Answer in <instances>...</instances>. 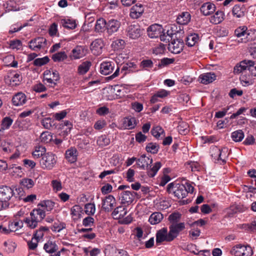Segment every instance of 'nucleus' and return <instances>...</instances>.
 I'll list each match as a JSON object with an SVG mask.
<instances>
[{
	"label": "nucleus",
	"mask_w": 256,
	"mask_h": 256,
	"mask_svg": "<svg viewBox=\"0 0 256 256\" xmlns=\"http://www.w3.org/2000/svg\"><path fill=\"white\" fill-rule=\"evenodd\" d=\"M50 60L49 58L46 56L42 58H38L34 62V64L36 66H42L47 64Z\"/></svg>",
	"instance_id": "13d9d810"
},
{
	"label": "nucleus",
	"mask_w": 256,
	"mask_h": 256,
	"mask_svg": "<svg viewBox=\"0 0 256 256\" xmlns=\"http://www.w3.org/2000/svg\"><path fill=\"white\" fill-rule=\"evenodd\" d=\"M184 47L183 41L181 39L174 38L169 43L168 49L171 52L177 54L182 50Z\"/></svg>",
	"instance_id": "1a4fd4ad"
},
{
	"label": "nucleus",
	"mask_w": 256,
	"mask_h": 256,
	"mask_svg": "<svg viewBox=\"0 0 256 256\" xmlns=\"http://www.w3.org/2000/svg\"><path fill=\"white\" fill-rule=\"evenodd\" d=\"M44 249L46 252L52 254L54 253L58 250V246L55 242L52 241H48L46 243L44 244Z\"/></svg>",
	"instance_id": "72a5a7b5"
},
{
	"label": "nucleus",
	"mask_w": 256,
	"mask_h": 256,
	"mask_svg": "<svg viewBox=\"0 0 256 256\" xmlns=\"http://www.w3.org/2000/svg\"><path fill=\"white\" fill-rule=\"evenodd\" d=\"M21 184L26 188L29 189L32 188L34 184V181L30 178H24L22 179L21 182Z\"/></svg>",
	"instance_id": "e2e57ef3"
},
{
	"label": "nucleus",
	"mask_w": 256,
	"mask_h": 256,
	"mask_svg": "<svg viewBox=\"0 0 256 256\" xmlns=\"http://www.w3.org/2000/svg\"><path fill=\"white\" fill-rule=\"evenodd\" d=\"M127 36L132 39H136L140 37L141 30L138 24H134L129 26L127 28Z\"/></svg>",
	"instance_id": "ddd939ff"
},
{
	"label": "nucleus",
	"mask_w": 256,
	"mask_h": 256,
	"mask_svg": "<svg viewBox=\"0 0 256 256\" xmlns=\"http://www.w3.org/2000/svg\"><path fill=\"white\" fill-rule=\"evenodd\" d=\"M216 77L214 72H210L200 74L199 79L202 84H207L214 81L216 79Z\"/></svg>",
	"instance_id": "aec40b11"
},
{
	"label": "nucleus",
	"mask_w": 256,
	"mask_h": 256,
	"mask_svg": "<svg viewBox=\"0 0 256 256\" xmlns=\"http://www.w3.org/2000/svg\"><path fill=\"white\" fill-rule=\"evenodd\" d=\"M112 62H103L100 64V72L104 75H108L112 72L114 68Z\"/></svg>",
	"instance_id": "5701e85b"
},
{
	"label": "nucleus",
	"mask_w": 256,
	"mask_h": 256,
	"mask_svg": "<svg viewBox=\"0 0 256 256\" xmlns=\"http://www.w3.org/2000/svg\"><path fill=\"white\" fill-rule=\"evenodd\" d=\"M12 101L14 106H22L26 102V97L24 94L18 92L13 96Z\"/></svg>",
	"instance_id": "393cba45"
},
{
	"label": "nucleus",
	"mask_w": 256,
	"mask_h": 256,
	"mask_svg": "<svg viewBox=\"0 0 256 256\" xmlns=\"http://www.w3.org/2000/svg\"><path fill=\"white\" fill-rule=\"evenodd\" d=\"M94 218L91 216H87L82 220V225L84 226H92L94 224Z\"/></svg>",
	"instance_id": "338daca9"
},
{
	"label": "nucleus",
	"mask_w": 256,
	"mask_h": 256,
	"mask_svg": "<svg viewBox=\"0 0 256 256\" xmlns=\"http://www.w3.org/2000/svg\"><path fill=\"white\" fill-rule=\"evenodd\" d=\"M46 40L42 37H38L29 42V48L32 50L38 51L46 45Z\"/></svg>",
	"instance_id": "9d476101"
},
{
	"label": "nucleus",
	"mask_w": 256,
	"mask_h": 256,
	"mask_svg": "<svg viewBox=\"0 0 256 256\" xmlns=\"http://www.w3.org/2000/svg\"><path fill=\"white\" fill-rule=\"evenodd\" d=\"M78 151L74 148H70L66 152V158L70 163H74L76 161Z\"/></svg>",
	"instance_id": "4be33fe9"
},
{
	"label": "nucleus",
	"mask_w": 256,
	"mask_h": 256,
	"mask_svg": "<svg viewBox=\"0 0 256 256\" xmlns=\"http://www.w3.org/2000/svg\"><path fill=\"white\" fill-rule=\"evenodd\" d=\"M5 246V250L8 252H12L14 251L16 244L11 240H8L4 243Z\"/></svg>",
	"instance_id": "a18cd8bd"
},
{
	"label": "nucleus",
	"mask_w": 256,
	"mask_h": 256,
	"mask_svg": "<svg viewBox=\"0 0 256 256\" xmlns=\"http://www.w3.org/2000/svg\"><path fill=\"white\" fill-rule=\"evenodd\" d=\"M125 42L122 40H116L112 42V47L114 50H118L124 48Z\"/></svg>",
	"instance_id": "4d7b16f0"
},
{
	"label": "nucleus",
	"mask_w": 256,
	"mask_h": 256,
	"mask_svg": "<svg viewBox=\"0 0 256 256\" xmlns=\"http://www.w3.org/2000/svg\"><path fill=\"white\" fill-rule=\"evenodd\" d=\"M13 120L10 117L4 118L2 120L0 128V132L3 130L8 129L12 123Z\"/></svg>",
	"instance_id": "09e8293b"
},
{
	"label": "nucleus",
	"mask_w": 256,
	"mask_h": 256,
	"mask_svg": "<svg viewBox=\"0 0 256 256\" xmlns=\"http://www.w3.org/2000/svg\"><path fill=\"white\" fill-rule=\"evenodd\" d=\"M152 162V158L147 156L146 154L142 155L136 160V164L138 166L142 169H148L149 166Z\"/></svg>",
	"instance_id": "dca6fc26"
},
{
	"label": "nucleus",
	"mask_w": 256,
	"mask_h": 256,
	"mask_svg": "<svg viewBox=\"0 0 256 256\" xmlns=\"http://www.w3.org/2000/svg\"><path fill=\"white\" fill-rule=\"evenodd\" d=\"M14 195V190L10 187L2 186L0 187V202L1 208H6L10 205L9 201Z\"/></svg>",
	"instance_id": "f03ea898"
},
{
	"label": "nucleus",
	"mask_w": 256,
	"mask_h": 256,
	"mask_svg": "<svg viewBox=\"0 0 256 256\" xmlns=\"http://www.w3.org/2000/svg\"><path fill=\"white\" fill-rule=\"evenodd\" d=\"M24 222L26 224L27 226L30 228H34L38 225L36 222L34 221V220L32 218L31 216L26 218L24 220Z\"/></svg>",
	"instance_id": "864d4df0"
},
{
	"label": "nucleus",
	"mask_w": 256,
	"mask_h": 256,
	"mask_svg": "<svg viewBox=\"0 0 256 256\" xmlns=\"http://www.w3.org/2000/svg\"><path fill=\"white\" fill-rule=\"evenodd\" d=\"M232 255L235 256H252L253 252L249 245L238 244L234 246L230 250Z\"/></svg>",
	"instance_id": "7ed1b4c3"
},
{
	"label": "nucleus",
	"mask_w": 256,
	"mask_h": 256,
	"mask_svg": "<svg viewBox=\"0 0 256 256\" xmlns=\"http://www.w3.org/2000/svg\"><path fill=\"white\" fill-rule=\"evenodd\" d=\"M124 124L128 130L132 129L136 124V120L134 118H126L124 119Z\"/></svg>",
	"instance_id": "de8ad7c7"
},
{
	"label": "nucleus",
	"mask_w": 256,
	"mask_h": 256,
	"mask_svg": "<svg viewBox=\"0 0 256 256\" xmlns=\"http://www.w3.org/2000/svg\"><path fill=\"white\" fill-rule=\"evenodd\" d=\"M248 28L246 26H241L238 28L234 30V34L238 38L244 36L245 35L249 36L250 32L248 31Z\"/></svg>",
	"instance_id": "a19ab883"
},
{
	"label": "nucleus",
	"mask_w": 256,
	"mask_h": 256,
	"mask_svg": "<svg viewBox=\"0 0 256 256\" xmlns=\"http://www.w3.org/2000/svg\"><path fill=\"white\" fill-rule=\"evenodd\" d=\"M107 20L103 18L98 19L94 26V30L96 32H106Z\"/></svg>",
	"instance_id": "bb28decb"
},
{
	"label": "nucleus",
	"mask_w": 256,
	"mask_h": 256,
	"mask_svg": "<svg viewBox=\"0 0 256 256\" xmlns=\"http://www.w3.org/2000/svg\"><path fill=\"white\" fill-rule=\"evenodd\" d=\"M166 190L168 193L172 192L174 196L178 199H182L187 196V191L184 184L170 183L167 186Z\"/></svg>",
	"instance_id": "f257e3e1"
},
{
	"label": "nucleus",
	"mask_w": 256,
	"mask_h": 256,
	"mask_svg": "<svg viewBox=\"0 0 256 256\" xmlns=\"http://www.w3.org/2000/svg\"><path fill=\"white\" fill-rule=\"evenodd\" d=\"M56 162V157L52 152H47L40 160V164L44 170H50Z\"/></svg>",
	"instance_id": "20e7f679"
},
{
	"label": "nucleus",
	"mask_w": 256,
	"mask_h": 256,
	"mask_svg": "<svg viewBox=\"0 0 256 256\" xmlns=\"http://www.w3.org/2000/svg\"><path fill=\"white\" fill-rule=\"evenodd\" d=\"M122 26V22L120 20L110 18L107 20L106 34L108 36L115 34L119 32Z\"/></svg>",
	"instance_id": "39448f33"
},
{
	"label": "nucleus",
	"mask_w": 256,
	"mask_h": 256,
	"mask_svg": "<svg viewBox=\"0 0 256 256\" xmlns=\"http://www.w3.org/2000/svg\"><path fill=\"white\" fill-rule=\"evenodd\" d=\"M200 12L204 16H208L212 14L216 10L215 5L210 2L204 4L200 8Z\"/></svg>",
	"instance_id": "b1692460"
},
{
	"label": "nucleus",
	"mask_w": 256,
	"mask_h": 256,
	"mask_svg": "<svg viewBox=\"0 0 256 256\" xmlns=\"http://www.w3.org/2000/svg\"><path fill=\"white\" fill-rule=\"evenodd\" d=\"M30 216H31L38 224V223L42 222L46 216V212L44 210L36 208L33 210L30 213Z\"/></svg>",
	"instance_id": "6ab92c4d"
},
{
	"label": "nucleus",
	"mask_w": 256,
	"mask_h": 256,
	"mask_svg": "<svg viewBox=\"0 0 256 256\" xmlns=\"http://www.w3.org/2000/svg\"><path fill=\"white\" fill-rule=\"evenodd\" d=\"M66 226L64 222H54L51 229L54 232H60V230L66 228Z\"/></svg>",
	"instance_id": "bf43d9fd"
},
{
	"label": "nucleus",
	"mask_w": 256,
	"mask_h": 256,
	"mask_svg": "<svg viewBox=\"0 0 256 256\" xmlns=\"http://www.w3.org/2000/svg\"><path fill=\"white\" fill-rule=\"evenodd\" d=\"M53 121L50 118H46L41 121L42 126L46 129L50 130L52 126Z\"/></svg>",
	"instance_id": "0e129e2a"
},
{
	"label": "nucleus",
	"mask_w": 256,
	"mask_h": 256,
	"mask_svg": "<svg viewBox=\"0 0 256 256\" xmlns=\"http://www.w3.org/2000/svg\"><path fill=\"white\" fill-rule=\"evenodd\" d=\"M92 66V62L90 61L84 62L78 68V73L79 74L83 75L86 74Z\"/></svg>",
	"instance_id": "473e14b6"
},
{
	"label": "nucleus",
	"mask_w": 256,
	"mask_h": 256,
	"mask_svg": "<svg viewBox=\"0 0 256 256\" xmlns=\"http://www.w3.org/2000/svg\"><path fill=\"white\" fill-rule=\"evenodd\" d=\"M83 210L81 206L78 205H75L72 208L70 212L74 220H78L81 218Z\"/></svg>",
	"instance_id": "f704fd0d"
},
{
	"label": "nucleus",
	"mask_w": 256,
	"mask_h": 256,
	"mask_svg": "<svg viewBox=\"0 0 256 256\" xmlns=\"http://www.w3.org/2000/svg\"><path fill=\"white\" fill-rule=\"evenodd\" d=\"M173 239L170 235V232H168L166 228H162L158 230L156 234V244L158 245L163 242H172Z\"/></svg>",
	"instance_id": "6e6552de"
},
{
	"label": "nucleus",
	"mask_w": 256,
	"mask_h": 256,
	"mask_svg": "<svg viewBox=\"0 0 256 256\" xmlns=\"http://www.w3.org/2000/svg\"><path fill=\"white\" fill-rule=\"evenodd\" d=\"M185 228L186 224L183 222L170 224L169 226L170 235L174 240Z\"/></svg>",
	"instance_id": "9b49d317"
},
{
	"label": "nucleus",
	"mask_w": 256,
	"mask_h": 256,
	"mask_svg": "<svg viewBox=\"0 0 256 256\" xmlns=\"http://www.w3.org/2000/svg\"><path fill=\"white\" fill-rule=\"evenodd\" d=\"M163 218V215L160 212L152 213L149 218L148 221L152 224H156L161 222Z\"/></svg>",
	"instance_id": "2f4dec72"
},
{
	"label": "nucleus",
	"mask_w": 256,
	"mask_h": 256,
	"mask_svg": "<svg viewBox=\"0 0 256 256\" xmlns=\"http://www.w3.org/2000/svg\"><path fill=\"white\" fill-rule=\"evenodd\" d=\"M39 241L40 240H38L34 236H32L31 240L28 242V245L29 248L31 250H35L38 246V244Z\"/></svg>",
	"instance_id": "69168bd1"
},
{
	"label": "nucleus",
	"mask_w": 256,
	"mask_h": 256,
	"mask_svg": "<svg viewBox=\"0 0 256 256\" xmlns=\"http://www.w3.org/2000/svg\"><path fill=\"white\" fill-rule=\"evenodd\" d=\"M54 205L55 203L50 200H44L41 204L42 206L45 207L48 211L52 210L54 208Z\"/></svg>",
	"instance_id": "680f3d73"
},
{
	"label": "nucleus",
	"mask_w": 256,
	"mask_h": 256,
	"mask_svg": "<svg viewBox=\"0 0 256 256\" xmlns=\"http://www.w3.org/2000/svg\"><path fill=\"white\" fill-rule=\"evenodd\" d=\"M60 23L64 27L68 29H74L76 26L75 20L69 18L62 19Z\"/></svg>",
	"instance_id": "e433bc0d"
},
{
	"label": "nucleus",
	"mask_w": 256,
	"mask_h": 256,
	"mask_svg": "<svg viewBox=\"0 0 256 256\" xmlns=\"http://www.w3.org/2000/svg\"><path fill=\"white\" fill-rule=\"evenodd\" d=\"M163 31L162 26L158 24H152L147 29L148 34L151 38H158Z\"/></svg>",
	"instance_id": "4468645a"
},
{
	"label": "nucleus",
	"mask_w": 256,
	"mask_h": 256,
	"mask_svg": "<svg viewBox=\"0 0 256 256\" xmlns=\"http://www.w3.org/2000/svg\"><path fill=\"white\" fill-rule=\"evenodd\" d=\"M144 8L142 4H136L130 8V16L134 19L140 18L144 13Z\"/></svg>",
	"instance_id": "f3484780"
},
{
	"label": "nucleus",
	"mask_w": 256,
	"mask_h": 256,
	"mask_svg": "<svg viewBox=\"0 0 256 256\" xmlns=\"http://www.w3.org/2000/svg\"><path fill=\"white\" fill-rule=\"evenodd\" d=\"M246 12V8L243 4H236L232 10V14L236 18L244 17Z\"/></svg>",
	"instance_id": "a211bd4d"
},
{
	"label": "nucleus",
	"mask_w": 256,
	"mask_h": 256,
	"mask_svg": "<svg viewBox=\"0 0 256 256\" xmlns=\"http://www.w3.org/2000/svg\"><path fill=\"white\" fill-rule=\"evenodd\" d=\"M96 142L99 146L104 147L110 144V140L106 136L102 135L98 138Z\"/></svg>",
	"instance_id": "c03bdc74"
},
{
	"label": "nucleus",
	"mask_w": 256,
	"mask_h": 256,
	"mask_svg": "<svg viewBox=\"0 0 256 256\" xmlns=\"http://www.w3.org/2000/svg\"><path fill=\"white\" fill-rule=\"evenodd\" d=\"M244 133L242 130H238L232 133L231 137L232 140L236 142H241L244 138Z\"/></svg>",
	"instance_id": "58836bf2"
},
{
	"label": "nucleus",
	"mask_w": 256,
	"mask_h": 256,
	"mask_svg": "<svg viewBox=\"0 0 256 256\" xmlns=\"http://www.w3.org/2000/svg\"><path fill=\"white\" fill-rule=\"evenodd\" d=\"M136 193L130 190H124L119 194L120 200L122 204H130L134 199Z\"/></svg>",
	"instance_id": "f8f14e48"
},
{
	"label": "nucleus",
	"mask_w": 256,
	"mask_h": 256,
	"mask_svg": "<svg viewBox=\"0 0 256 256\" xmlns=\"http://www.w3.org/2000/svg\"><path fill=\"white\" fill-rule=\"evenodd\" d=\"M161 166L162 164L160 162H156L153 166H150V168H148V169H146L148 176L150 178L154 177Z\"/></svg>",
	"instance_id": "4c0bfd02"
},
{
	"label": "nucleus",
	"mask_w": 256,
	"mask_h": 256,
	"mask_svg": "<svg viewBox=\"0 0 256 256\" xmlns=\"http://www.w3.org/2000/svg\"><path fill=\"white\" fill-rule=\"evenodd\" d=\"M247 70L250 72L253 76H256V64L252 60H248Z\"/></svg>",
	"instance_id": "5fc2aeb1"
},
{
	"label": "nucleus",
	"mask_w": 256,
	"mask_h": 256,
	"mask_svg": "<svg viewBox=\"0 0 256 256\" xmlns=\"http://www.w3.org/2000/svg\"><path fill=\"white\" fill-rule=\"evenodd\" d=\"M182 214L179 212H174L168 216V220L170 222V224L179 223Z\"/></svg>",
	"instance_id": "ea45409f"
},
{
	"label": "nucleus",
	"mask_w": 256,
	"mask_h": 256,
	"mask_svg": "<svg viewBox=\"0 0 256 256\" xmlns=\"http://www.w3.org/2000/svg\"><path fill=\"white\" fill-rule=\"evenodd\" d=\"M247 62L248 60H244L237 64L234 68V73L236 74H238L246 70L248 66Z\"/></svg>",
	"instance_id": "c85d7f7f"
},
{
	"label": "nucleus",
	"mask_w": 256,
	"mask_h": 256,
	"mask_svg": "<svg viewBox=\"0 0 256 256\" xmlns=\"http://www.w3.org/2000/svg\"><path fill=\"white\" fill-rule=\"evenodd\" d=\"M44 80L50 84V86L54 87L56 85V82L59 80L60 76L56 70H46L44 72Z\"/></svg>",
	"instance_id": "0eeeda50"
},
{
	"label": "nucleus",
	"mask_w": 256,
	"mask_h": 256,
	"mask_svg": "<svg viewBox=\"0 0 256 256\" xmlns=\"http://www.w3.org/2000/svg\"><path fill=\"white\" fill-rule=\"evenodd\" d=\"M199 40L198 35L194 33L188 35L186 38V44L188 46H192L198 42Z\"/></svg>",
	"instance_id": "c9c22d12"
},
{
	"label": "nucleus",
	"mask_w": 256,
	"mask_h": 256,
	"mask_svg": "<svg viewBox=\"0 0 256 256\" xmlns=\"http://www.w3.org/2000/svg\"><path fill=\"white\" fill-rule=\"evenodd\" d=\"M152 135L156 138L160 137V136H164V131L160 126L154 127L151 130Z\"/></svg>",
	"instance_id": "37998d69"
},
{
	"label": "nucleus",
	"mask_w": 256,
	"mask_h": 256,
	"mask_svg": "<svg viewBox=\"0 0 256 256\" xmlns=\"http://www.w3.org/2000/svg\"><path fill=\"white\" fill-rule=\"evenodd\" d=\"M191 16L188 12H182L176 18L177 22L180 24H186L190 20Z\"/></svg>",
	"instance_id": "cd10ccee"
},
{
	"label": "nucleus",
	"mask_w": 256,
	"mask_h": 256,
	"mask_svg": "<svg viewBox=\"0 0 256 256\" xmlns=\"http://www.w3.org/2000/svg\"><path fill=\"white\" fill-rule=\"evenodd\" d=\"M127 214V210L122 206H118L113 210L112 215L115 219H121Z\"/></svg>",
	"instance_id": "a878e982"
},
{
	"label": "nucleus",
	"mask_w": 256,
	"mask_h": 256,
	"mask_svg": "<svg viewBox=\"0 0 256 256\" xmlns=\"http://www.w3.org/2000/svg\"><path fill=\"white\" fill-rule=\"evenodd\" d=\"M224 14L222 11H217L210 18V22L213 24H220L224 20Z\"/></svg>",
	"instance_id": "c756f323"
},
{
	"label": "nucleus",
	"mask_w": 256,
	"mask_h": 256,
	"mask_svg": "<svg viewBox=\"0 0 256 256\" xmlns=\"http://www.w3.org/2000/svg\"><path fill=\"white\" fill-rule=\"evenodd\" d=\"M86 55L85 49L81 46H77L72 51L70 58L72 59H80Z\"/></svg>",
	"instance_id": "412c9836"
},
{
	"label": "nucleus",
	"mask_w": 256,
	"mask_h": 256,
	"mask_svg": "<svg viewBox=\"0 0 256 256\" xmlns=\"http://www.w3.org/2000/svg\"><path fill=\"white\" fill-rule=\"evenodd\" d=\"M48 228L46 226H41L40 228L36 230L33 235V236L38 240H39L42 238L44 236V232H48Z\"/></svg>",
	"instance_id": "8fccbe9b"
},
{
	"label": "nucleus",
	"mask_w": 256,
	"mask_h": 256,
	"mask_svg": "<svg viewBox=\"0 0 256 256\" xmlns=\"http://www.w3.org/2000/svg\"><path fill=\"white\" fill-rule=\"evenodd\" d=\"M40 139L42 142L46 144L51 142L52 139V136L50 132L46 131L42 133Z\"/></svg>",
	"instance_id": "603ef678"
},
{
	"label": "nucleus",
	"mask_w": 256,
	"mask_h": 256,
	"mask_svg": "<svg viewBox=\"0 0 256 256\" xmlns=\"http://www.w3.org/2000/svg\"><path fill=\"white\" fill-rule=\"evenodd\" d=\"M117 248L116 247L108 246L105 249L106 256H116Z\"/></svg>",
	"instance_id": "6e6d98bb"
},
{
	"label": "nucleus",
	"mask_w": 256,
	"mask_h": 256,
	"mask_svg": "<svg viewBox=\"0 0 256 256\" xmlns=\"http://www.w3.org/2000/svg\"><path fill=\"white\" fill-rule=\"evenodd\" d=\"M67 55L64 52H57L52 56V59L54 62H60L66 59Z\"/></svg>",
	"instance_id": "49530a36"
},
{
	"label": "nucleus",
	"mask_w": 256,
	"mask_h": 256,
	"mask_svg": "<svg viewBox=\"0 0 256 256\" xmlns=\"http://www.w3.org/2000/svg\"><path fill=\"white\" fill-rule=\"evenodd\" d=\"M85 212L88 214H94L96 211L95 205L94 204L88 203L84 206Z\"/></svg>",
	"instance_id": "052dcab7"
},
{
	"label": "nucleus",
	"mask_w": 256,
	"mask_h": 256,
	"mask_svg": "<svg viewBox=\"0 0 256 256\" xmlns=\"http://www.w3.org/2000/svg\"><path fill=\"white\" fill-rule=\"evenodd\" d=\"M10 47L12 49H20L22 44L20 40H16L10 42Z\"/></svg>",
	"instance_id": "774afa93"
},
{
	"label": "nucleus",
	"mask_w": 256,
	"mask_h": 256,
	"mask_svg": "<svg viewBox=\"0 0 256 256\" xmlns=\"http://www.w3.org/2000/svg\"><path fill=\"white\" fill-rule=\"evenodd\" d=\"M116 204V200L112 195H108L102 199V208L106 212H111Z\"/></svg>",
	"instance_id": "423d86ee"
},
{
	"label": "nucleus",
	"mask_w": 256,
	"mask_h": 256,
	"mask_svg": "<svg viewBox=\"0 0 256 256\" xmlns=\"http://www.w3.org/2000/svg\"><path fill=\"white\" fill-rule=\"evenodd\" d=\"M210 153L212 157L215 160L218 161V158L220 157V149L217 146H212L210 148Z\"/></svg>",
	"instance_id": "3c124183"
},
{
	"label": "nucleus",
	"mask_w": 256,
	"mask_h": 256,
	"mask_svg": "<svg viewBox=\"0 0 256 256\" xmlns=\"http://www.w3.org/2000/svg\"><path fill=\"white\" fill-rule=\"evenodd\" d=\"M46 149L45 147L42 146H36L34 148V150L32 152V156L35 159L42 158L46 154Z\"/></svg>",
	"instance_id": "7c9ffc66"
},
{
	"label": "nucleus",
	"mask_w": 256,
	"mask_h": 256,
	"mask_svg": "<svg viewBox=\"0 0 256 256\" xmlns=\"http://www.w3.org/2000/svg\"><path fill=\"white\" fill-rule=\"evenodd\" d=\"M160 146L156 143L150 142L147 144L146 150L148 152L153 154H157L158 152Z\"/></svg>",
	"instance_id": "79ce46f5"
},
{
	"label": "nucleus",
	"mask_w": 256,
	"mask_h": 256,
	"mask_svg": "<svg viewBox=\"0 0 256 256\" xmlns=\"http://www.w3.org/2000/svg\"><path fill=\"white\" fill-rule=\"evenodd\" d=\"M104 46V41L102 38H97L94 40L90 46L92 52L96 56L102 54V49Z\"/></svg>",
	"instance_id": "2eb2a0df"
}]
</instances>
